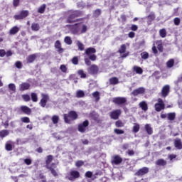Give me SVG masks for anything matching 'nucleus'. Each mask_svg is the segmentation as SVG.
<instances>
[{
	"mask_svg": "<svg viewBox=\"0 0 182 182\" xmlns=\"http://www.w3.org/2000/svg\"><path fill=\"white\" fill-rule=\"evenodd\" d=\"M87 31V26L82 23L71 26V32L73 35H82L86 33Z\"/></svg>",
	"mask_w": 182,
	"mask_h": 182,
	"instance_id": "obj_1",
	"label": "nucleus"
},
{
	"mask_svg": "<svg viewBox=\"0 0 182 182\" xmlns=\"http://www.w3.org/2000/svg\"><path fill=\"white\" fill-rule=\"evenodd\" d=\"M53 156L49 155L47 156V160H46V167L48 168L50 171L53 176H58V173H56L55 168H56V164H52L50 165V163L52 162L53 160Z\"/></svg>",
	"mask_w": 182,
	"mask_h": 182,
	"instance_id": "obj_2",
	"label": "nucleus"
},
{
	"mask_svg": "<svg viewBox=\"0 0 182 182\" xmlns=\"http://www.w3.org/2000/svg\"><path fill=\"white\" fill-rule=\"evenodd\" d=\"M69 118L71 119V120H76V119H77V114L76 112L71 111L69 112L68 115L66 114H64V119L65 123H68L70 124V119H69Z\"/></svg>",
	"mask_w": 182,
	"mask_h": 182,
	"instance_id": "obj_3",
	"label": "nucleus"
},
{
	"mask_svg": "<svg viewBox=\"0 0 182 182\" xmlns=\"http://www.w3.org/2000/svg\"><path fill=\"white\" fill-rule=\"evenodd\" d=\"M85 53L89 57V59L90 60H92L93 62L96 60V55L93 54V53H96V49L93 48H88L85 50Z\"/></svg>",
	"mask_w": 182,
	"mask_h": 182,
	"instance_id": "obj_4",
	"label": "nucleus"
},
{
	"mask_svg": "<svg viewBox=\"0 0 182 182\" xmlns=\"http://www.w3.org/2000/svg\"><path fill=\"white\" fill-rule=\"evenodd\" d=\"M79 177H80V173L77 171H70V173L67 176V178H68L70 181H75V180L79 178Z\"/></svg>",
	"mask_w": 182,
	"mask_h": 182,
	"instance_id": "obj_5",
	"label": "nucleus"
},
{
	"mask_svg": "<svg viewBox=\"0 0 182 182\" xmlns=\"http://www.w3.org/2000/svg\"><path fill=\"white\" fill-rule=\"evenodd\" d=\"M87 126H89V121H84L78 125V132H80V133H85L86 132V129H87Z\"/></svg>",
	"mask_w": 182,
	"mask_h": 182,
	"instance_id": "obj_6",
	"label": "nucleus"
},
{
	"mask_svg": "<svg viewBox=\"0 0 182 182\" xmlns=\"http://www.w3.org/2000/svg\"><path fill=\"white\" fill-rule=\"evenodd\" d=\"M28 15H29V12L28 11H22L20 14L15 15L14 18L19 21L20 19H24V18H26Z\"/></svg>",
	"mask_w": 182,
	"mask_h": 182,
	"instance_id": "obj_7",
	"label": "nucleus"
},
{
	"mask_svg": "<svg viewBox=\"0 0 182 182\" xmlns=\"http://www.w3.org/2000/svg\"><path fill=\"white\" fill-rule=\"evenodd\" d=\"M163 109H164V102H163V100L159 98L158 103L155 105V110H156V112H161Z\"/></svg>",
	"mask_w": 182,
	"mask_h": 182,
	"instance_id": "obj_8",
	"label": "nucleus"
},
{
	"mask_svg": "<svg viewBox=\"0 0 182 182\" xmlns=\"http://www.w3.org/2000/svg\"><path fill=\"white\" fill-rule=\"evenodd\" d=\"M42 99L40 101V105L41 107H45L46 106V103H48V100H49V96L46 94H42Z\"/></svg>",
	"mask_w": 182,
	"mask_h": 182,
	"instance_id": "obj_9",
	"label": "nucleus"
},
{
	"mask_svg": "<svg viewBox=\"0 0 182 182\" xmlns=\"http://www.w3.org/2000/svg\"><path fill=\"white\" fill-rule=\"evenodd\" d=\"M79 15V11H74L68 18V22L72 23L73 22H76V19H75Z\"/></svg>",
	"mask_w": 182,
	"mask_h": 182,
	"instance_id": "obj_10",
	"label": "nucleus"
},
{
	"mask_svg": "<svg viewBox=\"0 0 182 182\" xmlns=\"http://www.w3.org/2000/svg\"><path fill=\"white\" fill-rule=\"evenodd\" d=\"M122 114V111L120 109H117L112 112H111L110 116L112 119H114V120H117L119 119V117Z\"/></svg>",
	"mask_w": 182,
	"mask_h": 182,
	"instance_id": "obj_11",
	"label": "nucleus"
},
{
	"mask_svg": "<svg viewBox=\"0 0 182 182\" xmlns=\"http://www.w3.org/2000/svg\"><path fill=\"white\" fill-rule=\"evenodd\" d=\"M114 103H116V105H123L126 103V98L124 97H115L113 99Z\"/></svg>",
	"mask_w": 182,
	"mask_h": 182,
	"instance_id": "obj_12",
	"label": "nucleus"
},
{
	"mask_svg": "<svg viewBox=\"0 0 182 182\" xmlns=\"http://www.w3.org/2000/svg\"><path fill=\"white\" fill-rule=\"evenodd\" d=\"M149 173V168L144 167L139 169L136 173V176H144V174H147Z\"/></svg>",
	"mask_w": 182,
	"mask_h": 182,
	"instance_id": "obj_13",
	"label": "nucleus"
},
{
	"mask_svg": "<svg viewBox=\"0 0 182 182\" xmlns=\"http://www.w3.org/2000/svg\"><path fill=\"white\" fill-rule=\"evenodd\" d=\"M169 92H170V86L165 85L161 90L163 97H166L167 95H168Z\"/></svg>",
	"mask_w": 182,
	"mask_h": 182,
	"instance_id": "obj_14",
	"label": "nucleus"
},
{
	"mask_svg": "<svg viewBox=\"0 0 182 182\" xmlns=\"http://www.w3.org/2000/svg\"><path fill=\"white\" fill-rule=\"evenodd\" d=\"M145 90L144 88L143 87H139L136 90H134L133 92H132V95L134 96H137L139 95H143V93L144 92Z\"/></svg>",
	"mask_w": 182,
	"mask_h": 182,
	"instance_id": "obj_15",
	"label": "nucleus"
},
{
	"mask_svg": "<svg viewBox=\"0 0 182 182\" xmlns=\"http://www.w3.org/2000/svg\"><path fill=\"white\" fill-rule=\"evenodd\" d=\"M19 32V27L18 26H14L11 28L9 31L10 35H16Z\"/></svg>",
	"mask_w": 182,
	"mask_h": 182,
	"instance_id": "obj_16",
	"label": "nucleus"
},
{
	"mask_svg": "<svg viewBox=\"0 0 182 182\" xmlns=\"http://www.w3.org/2000/svg\"><path fill=\"white\" fill-rule=\"evenodd\" d=\"M21 110L26 114H31V108L28 107L27 106H21Z\"/></svg>",
	"mask_w": 182,
	"mask_h": 182,
	"instance_id": "obj_17",
	"label": "nucleus"
},
{
	"mask_svg": "<svg viewBox=\"0 0 182 182\" xmlns=\"http://www.w3.org/2000/svg\"><path fill=\"white\" fill-rule=\"evenodd\" d=\"M29 87H31L29 83L23 82L21 85H20V90H28Z\"/></svg>",
	"mask_w": 182,
	"mask_h": 182,
	"instance_id": "obj_18",
	"label": "nucleus"
},
{
	"mask_svg": "<svg viewBox=\"0 0 182 182\" xmlns=\"http://www.w3.org/2000/svg\"><path fill=\"white\" fill-rule=\"evenodd\" d=\"M145 130L148 134H153V128H151V126L149 124H146L145 125Z\"/></svg>",
	"mask_w": 182,
	"mask_h": 182,
	"instance_id": "obj_19",
	"label": "nucleus"
},
{
	"mask_svg": "<svg viewBox=\"0 0 182 182\" xmlns=\"http://www.w3.org/2000/svg\"><path fill=\"white\" fill-rule=\"evenodd\" d=\"M55 48L58 49V50L60 52V53H62L63 52V48H62V46L60 45V41H57L55 43Z\"/></svg>",
	"mask_w": 182,
	"mask_h": 182,
	"instance_id": "obj_20",
	"label": "nucleus"
},
{
	"mask_svg": "<svg viewBox=\"0 0 182 182\" xmlns=\"http://www.w3.org/2000/svg\"><path fill=\"white\" fill-rule=\"evenodd\" d=\"M160 52H163V42L157 41L155 44Z\"/></svg>",
	"mask_w": 182,
	"mask_h": 182,
	"instance_id": "obj_21",
	"label": "nucleus"
},
{
	"mask_svg": "<svg viewBox=\"0 0 182 182\" xmlns=\"http://www.w3.org/2000/svg\"><path fill=\"white\" fill-rule=\"evenodd\" d=\"M90 70L91 73L95 74L99 71V68L97 67L96 65H92L90 66Z\"/></svg>",
	"mask_w": 182,
	"mask_h": 182,
	"instance_id": "obj_22",
	"label": "nucleus"
},
{
	"mask_svg": "<svg viewBox=\"0 0 182 182\" xmlns=\"http://www.w3.org/2000/svg\"><path fill=\"white\" fill-rule=\"evenodd\" d=\"M134 72H136L138 75H141L143 73V69L139 66H134L133 68Z\"/></svg>",
	"mask_w": 182,
	"mask_h": 182,
	"instance_id": "obj_23",
	"label": "nucleus"
},
{
	"mask_svg": "<svg viewBox=\"0 0 182 182\" xmlns=\"http://www.w3.org/2000/svg\"><path fill=\"white\" fill-rule=\"evenodd\" d=\"M156 166H166L167 161L164 159H159L156 161Z\"/></svg>",
	"mask_w": 182,
	"mask_h": 182,
	"instance_id": "obj_24",
	"label": "nucleus"
},
{
	"mask_svg": "<svg viewBox=\"0 0 182 182\" xmlns=\"http://www.w3.org/2000/svg\"><path fill=\"white\" fill-rule=\"evenodd\" d=\"M175 146L176 147V149L181 150V149H182L181 140L176 139L175 140Z\"/></svg>",
	"mask_w": 182,
	"mask_h": 182,
	"instance_id": "obj_25",
	"label": "nucleus"
},
{
	"mask_svg": "<svg viewBox=\"0 0 182 182\" xmlns=\"http://www.w3.org/2000/svg\"><path fill=\"white\" fill-rule=\"evenodd\" d=\"M139 130H140V125L139 124H134L132 132L133 133H139Z\"/></svg>",
	"mask_w": 182,
	"mask_h": 182,
	"instance_id": "obj_26",
	"label": "nucleus"
},
{
	"mask_svg": "<svg viewBox=\"0 0 182 182\" xmlns=\"http://www.w3.org/2000/svg\"><path fill=\"white\" fill-rule=\"evenodd\" d=\"M9 134V131L5 129L0 132V137L4 139V137H6Z\"/></svg>",
	"mask_w": 182,
	"mask_h": 182,
	"instance_id": "obj_27",
	"label": "nucleus"
},
{
	"mask_svg": "<svg viewBox=\"0 0 182 182\" xmlns=\"http://www.w3.org/2000/svg\"><path fill=\"white\" fill-rule=\"evenodd\" d=\"M121 161H122V158H120L119 156H116L114 157L112 163H114V164H120Z\"/></svg>",
	"mask_w": 182,
	"mask_h": 182,
	"instance_id": "obj_28",
	"label": "nucleus"
},
{
	"mask_svg": "<svg viewBox=\"0 0 182 182\" xmlns=\"http://www.w3.org/2000/svg\"><path fill=\"white\" fill-rule=\"evenodd\" d=\"M139 106L142 109V110H144L146 112V110H147L148 107H147V104L146 103V102H141L139 103Z\"/></svg>",
	"mask_w": 182,
	"mask_h": 182,
	"instance_id": "obj_29",
	"label": "nucleus"
},
{
	"mask_svg": "<svg viewBox=\"0 0 182 182\" xmlns=\"http://www.w3.org/2000/svg\"><path fill=\"white\" fill-rule=\"evenodd\" d=\"M149 53L144 51L143 53H141V59H144V60H146V59H149Z\"/></svg>",
	"mask_w": 182,
	"mask_h": 182,
	"instance_id": "obj_30",
	"label": "nucleus"
},
{
	"mask_svg": "<svg viewBox=\"0 0 182 182\" xmlns=\"http://www.w3.org/2000/svg\"><path fill=\"white\" fill-rule=\"evenodd\" d=\"M111 85H117L119 83V79L117 77H112L109 80Z\"/></svg>",
	"mask_w": 182,
	"mask_h": 182,
	"instance_id": "obj_31",
	"label": "nucleus"
},
{
	"mask_svg": "<svg viewBox=\"0 0 182 182\" xmlns=\"http://www.w3.org/2000/svg\"><path fill=\"white\" fill-rule=\"evenodd\" d=\"M6 150H7L8 151H11V150H12V142L8 141L6 144Z\"/></svg>",
	"mask_w": 182,
	"mask_h": 182,
	"instance_id": "obj_32",
	"label": "nucleus"
},
{
	"mask_svg": "<svg viewBox=\"0 0 182 182\" xmlns=\"http://www.w3.org/2000/svg\"><path fill=\"white\" fill-rule=\"evenodd\" d=\"M159 35L161 38H166L167 33L166 32V29L163 28L159 31Z\"/></svg>",
	"mask_w": 182,
	"mask_h": 182,
	"instance_id": "obj_33",
	"label": "nucleus"
},
{
	"mask_svg": "<svg viewBox=\"0 0 182 182\" xmlns=\"http://www.w3.org/2000/svg\"><path fill=\"white\" fill-rule=\"evenodd\" d=\"M167 67L168 68H173L174 66V60L171 59L166 63Z\"/></svg>",
	"mask_w": 182,
	"mask_h": 182,
	"instance_id": "obj_34",
	"label": "nucleus"
},
{
	"mask_svg": "<svg viewBox=\"0 0 182 182\" xmlns=\"http://www.w3.org/2000/svg\"><path fill=\"white\" fill-rule=\"evenodd\" d=\"M36 58V57L35 56V55H29L27 58L28 63H32V62H33V60H35Z\"/></svg>",
	"mask_w": 182,
	"mask_h": 182,
	"instance_id": "obj_35",
	"label": "nucleus"
},
{
	"mask_svg": "<svg viewBox=\"0 0 182 182\" xmlns=\"http://www.w3.org/2000/svg\"><path fill=\"white\" fill-rule=\"evenodd\" d=\"M52 122L54 124H57V123L59 122V117L57 115L53 116Z\"/></svg>",
	"mask_w": 182,
	"mask_h": 182,
	"instance_id": "obj_36",
	"label": "nucleus"
},
{
	"mask_svg": "<svg viewBox=\"0 0 182 182\" xmlns=\"http://www.w3.org/2000/svg\"><path fill=\"white\" fill-rule=\"evenodd\" d=\"M77 46L80 50H85V46L80 41H77Z\"/></svg>",
	"mask_w": 182,
	"mask_h": 182,
	"instance_id": "obj_37",
	"label": "nucleus"
},
{
	"mask_svg": "<svg viewBox=\"0 0 182 182\" xmlns=\"http://www.w3.org/2000/svg\"><path fill=\"white\" fill-rule=\"evenodd\" d=\"M31 100H33V102H38V95H36V93H31Z\"/></svg>",
	"mask_w": 182,
	"mask_h": 182,
	"instance_id": "obj_38",
	"label": "nucleus"
},
{
	"mask_svg": "<svg viewBox=\"0 0 182 182\" xmlns=\"http://www.w3.org/2000/svg\"><path fill=\"white\" fill-rule=\"evenodd\" d=\"M32 31H39V25L38 23H33L31 25Z\"/></svg>",
	"mask_w": 182,
	"mask_h": 182,
	"instance_id": "obj_39",
	"label": "nucleus"
},
{
	"mask_svg": "<svg viewBox=\"0 0 182 182\" xmlns=\"http://www.w3.org/2000/svg\"><path fill=\"white\" fill-rule=\"evenodd\" d=\"M174 119H176L175 113H168V120H174Z\"/></svg>",
	"mask_w": 182,
	"mask_h": 182,
	"instance_id": "obj_40",
	"label": "nucleus"
},
{
	"mask_svg": "<svg viewBox=\"0 0 182 182\" xmlns=\"http://www.w3.org/2000/svg\"><path fill=\"white\" fill-rule=\"evenodd\" d=\"M45 9H46V5L43 4L39 9H38V12L40 14H43L45 12Z\"/></svg>",
	"mask_w": 182,
	"mask_h": 182,
	"instance_id": "obj_41",
	"label": "nucleus"
},
{
	"mask_svg": "<svg viewBox=\"0 0 182 182\" xmlns=\"http://www.w3.org/2000/svg\"><path fill=\"white\" fill-rule=\"evenodd\" d=\"M64 41L67 43V45H72V39L69 36L65 37Z\"/></svg>",
	"mask_w": 182,
	"mask_h": 182,
	"instance_id": "obj_42",
	"label": "nucleus"
},
{
	"mask_svg": "<svg viewBox=\"0 0 182 182\" xmlns=\"http://www.w3.org/2000/svg\"><path fill=\"white\" fill-rule=\"evenodd\" d=\"M76 96L77 97H83L85 96V92L82 90L77 91Z\"/></svg>",
	"mask_w": 182,
	"mask_h": 182,
	"instance_id": "obj_43",
	"label": "nucleus"
},
{
	"mask_svg": "<svg viewBox=\"0 0 182 182\" xmlns=\"http://www.w3.org/2000/svg\"><path fill=\"white\" fill-rule=\"evenodd\" d=\"M119 53H124V52H126V45H122L119 50Z\"/></svg>",
	"mask_w": 182,
	"mask_h": 182,
	"instance_id": "obj_44",
	"label": "nucleus"
},
{
	"mask_svg": "<svg viewBox=\"0 0 182 182\" xmlns=\"http://www.w3.org/2000/svg\"><path fill=\"white\" fill-rule=\"evenodd\" d=\"M115 126L117 127H124V124L122 121H117Z\"/></svg>",
	"mask_w": 182,
	"mask_h": 182,
	"instance_id": "obj_45",
	"label": "nucleus"
},
{
	"mask_svg": "<svg viewBox=\"0 0 182 182\" xmlns=\"http://www.w3.org/2000/svg\"><path fill=\"white\" fill-rule=\"evenodd\" d=\"M21 120L23 122V123H30L31 122V120L29 119V117H21Z\"/></svg>",
	"mask_w": 182,
	"mask_h": 182,
	"instance_id": "obj_46",
	"label": "nucleus"
},
{
	"mask_svg": "<svg viewBox=\"0 0 182 182\" xmlns=\"http://www.w3.org/2000/svg\"><path fill=\"white\" fill-rule=\"evenodd\" d=\"M9 88L11 92H15L16 90V87L15 86V84H9Z\"/></svg>",
	"mask_w": 182,
	"mask_h": 182,
	"instance_id": "obj_47",
	"label": "nucleus"
},
{
	"mask_svg": "<svg viewBox=\"0 0 182 182\" xmlns=\"http://www.w3.org/2000/svg\"><path fill=\"white\" fill-rule=\"evenodd\" d=\"M92 96L96 100V102H98L99 99H100V97H99V92H93L92 93Z\"/></svg>",
	"mask_w": 182,
	"mask_h": 182,
	"instance_id": "obj_48",
	"label": "nucleus"
},
{
	"mask_svg": "<svg viewBox=\"0 0 182 182\" xmlns=\"http://www.w3.org/2000/svg\"><path fill=\"white\" fill-rule=\"evenodd\" d=\"M114 133H116V134H124V131L122 130V129H115L114 130Z\"/></svg>",
	"mask_w": 182,
	"mask_h": 182,
	"instance_id": "obj_49",
	"label": "nucleus"
},
{
	"mask_svg": "<svg viewBox=\"0 0 182 182\" xmlns=\"http://www.w3.org/2000/svg\"><path fill=\"white\" fill-rule=\"evenodd\" d=\"M78 75L80 76V77H86V75L85 74V72L83 71V70H78Z\"/></svg>",
	"mask_w": 182,
	"mask_h": 182,
	"instance_id": "obj_50",
	"label": "nucleus"
},
{
	"mask_svg": "<svg viewBox=\"0 0 182 182\" xmlns=\"http://www.w3.org/2000/svg\"><path fill=\"white\" fill-rule=\"evenodd\" d=\"M22 98L25 102H29L31 100V97L28 95H24L22 96Z\"/></svg>",
	"mask_w": 182,
	"mask_h": 182,
	"instance_id": "obj_51",
	"label": "nucleus"
},
{
	"mask_svg": "<svg viewBox=\"0 0 182 182\" xmlns=\"http://www.w3.org/2000/svg\"><path fill=\"white\" fill-rule=\"evenodd\" d=\"M72 62H73V65H77V63H79V59L77 58V57H74L72 59Z\"/></svg>",
	"mask_w": 182,
	"mask_h": 182,
	"instance_id": "obj_52",
	"label": "nucleus"
},
{
	"mask_svg": "<svg viewBox=\"0 0 182 182\" xmlns=\"http://www.w3.org/2000/svg\"><path fill=\"white\" fill-rule=\"evenodd\" d=\"M60 69L61 72H63V73H65L66 70H68V69L66 68V66L65 65H61L60 67Z\"/></svg>",
	"mask_w": 182,
	"mask_h": 182,
	"instance_id": "obj_53",
	"label": "nucleus"
},
{
	"mask_svg": "<svg viewBox=\"0 0 182 182\" xmlns=\"http://www.w3.org/2000/svg\"><path fill=\"white\" fill-rule=\"evenodd\" d=\"M24 163L27 164V166H31V164H32V160L30 159H24Z\"/></svg>",
	"mask_w": 182,
	"mask_h": 182,
	"instance_id": "obj_54",
	"label": "nucleus"
},
{
	"mask_svg": "<svg viewBox=\"0 0 182 182\" xmlns=\"http://www.w3.org/2000/svg\"><path fill=\"white\" fill-rule=\"evenodd\" d=\"M75 166L77 167H82V166H83V161H78L75 163Z\"/></svg>",
	"mask_w": 182,
	"mask_h": 182,
	"instance_id": "obj_55",
	"label": "nucleus"
},
{
	"mask_svg": "<svg viewBox=\"0 0 182 182\" xmlns=\"http://www.w3.org/2000/svg\"><path fill=\"white\" fill-rule=\"evenodd\" d=\"M85 64L87 65V66H90L91 65V62H90V60L89 58H85Z\"/></svg>",
	"mask_w": 182,
	"mask_h": 182,
	"instance_id": "obj_56",
	"label": "nucleus"
},
{
	"mask_svg": "<svg viewBox=\"0 0 182 182\" xmlns=\"http://www.w3.org/2000/svg\"><path fill=\"white\" fill-rule=\"evenodd\" d=\"M16 66L18 68V69H21V68H22V63L17 61L16 63Z\"/></svg>",
	"mask_w": 182,
	"mask_h": 182,
	"instance_id": "obj_57",
	"label": "nucleus"
},
{
	"mask_svg": "<svg viewBox=\"0 0 182 182\" xmlns=\"http://www.w3.org/2000/svg\"><path fill=\"white\" fill-rule=\"evenodd\" d=\"M19 1H20V0H14V1H13V5H14V6H18V5H19Z\"/></svg>",
	"mask_w": 182,
	"mask_h": 182,
	"instance_id": "obj_58",
	"label": "nucleus"
},
{
	"mask_svg": "<svg viewBox=\"0 0 182 182\" xmlns=\"http://www.w3.org/2000/svg\"><path fill=\"white\" fill-rule=\"evenodd\" d=\"M135 35H136V33H134V32L131 31L129 33L128 36H129V38H134Z\"/></svg>",
	"mask_w": 182,
	"mask_h": 182,
	"instance_id": "obj_59",
	"label": "nucleus"
},
{
	"mask_svg": "<svg viewBox=\"0 0 182 182\" xmlns=\"http://www.w3.org/2000/svg\"><path fill=\"white\" fill-rule=\"evenodd\" d=\"M174 23H175V25H180V18H174Z\"/></svg>",
	"mask_w": 182,
	"mask_h": 182,
	"instance_id": "obj_60",
	"label": "nucleus"
},
{
	"mask_svg": "<svg viewBox=\"0 0 182 182\" xmlns=\"http://www.w3.org/2000/svg\"><path fill=\"white\" fill-rule=\"evenodd\" d=\"M85 176L87 177H88V178H92V173L91 171H87V172L85 173Z\"/></svg>",
	"mask_w": 182,
	"mask_h": 182,
	"instance_id": "obj_61",
	"label": "nucleus"
},
{
	"mask_svg": "<svg viewBox=\"0 0 182 182\" xmlns=\"http://www.w3.org/2000/svg\"><path fill=\"white\" fill-rule=\"evenodd\" d=\"M5 50H0V56L1 58H4L5 56Z\"/></svg>",
	"mask_w": 182,
	"mask_h": 182,
	"instance_id": "obj_62",
	"label": "nucleus"
},
{
	"mask_svg": "<svg viewBox=\"0 0 182 182\" xmlns=\"http://www.w3.org/2000/svg\"><path fill=\"white\" fill-rule=\"evenodd\" d=\"M152 51L154 53H157V48H156V44L154 43V46L152 47Z\"/></svg>",
	"mask_w": 182,
	"mask_h": 182,
	"instance_id": "obj_63",
	"label": "nucleus"
},
{
	"mask_svg": "<svg viewBox=\"0 0 182 182\" xmlns=\"http://www.w3.org/2000/svg\"><path fill=\"white\" fill-rule=\"evenodd\" d=\"M138 28H139V27H137L136 25H132V26H131V30H132V31H136V30L138 29Z\"/></svg>",
	"mask_w": 182,
	"mask_h": 182,
	"instance_id": "obj_64",
	"label": "nucleus"
}]
</instances>
